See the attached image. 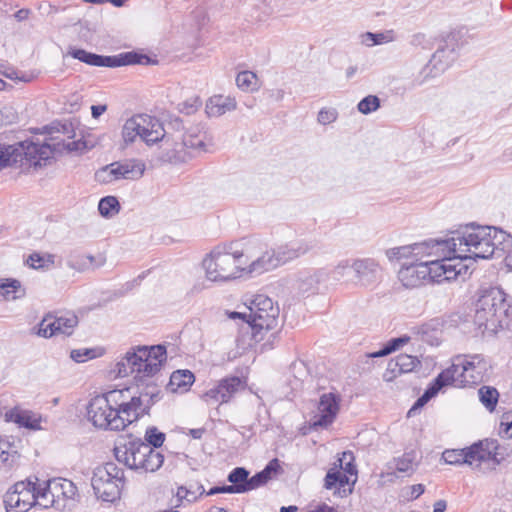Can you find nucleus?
<instances>
[{"label": "nucleus", "mask_w": 512, "mask_h": 512, "mask_svg": "<svg viewBox=\"0 0 512 512\" xmlns=\"http://www.w3.org/2000/svg\"><path fill=\"white\" fill-rule=\"evenodd\" d=\"M19 460L18 441L11 436H0V475L17 467Z\"/></svg>", "instance_id": "26"}, {"label": "nucleus", "mask_w": 512, "mask_h": 512, "mask_svg": "<svg viewBox=\"0 0 512 512\" xmlns=\"http://www.w3.org/2000/svg\"><path fill=\"white\" fill-rule=\"evenodd\" d=\"M500 430L502 433L512 438V410L502 415L500 421Z\"/></svg>", "instance_id": "55"}, {"label": "nucleus", "mask_w": 512, "mask_h": 512, "mask_svg": "<svg viewBox=\"0 0 512 512\" xmlns=\"http://www.w3.org/2000/svg\"><path fill=\"white\" fill-rule=\"evenodd\" d=\"M249 313L231 312L229 317L232 319L243 318L252 330V336L256 341L262 339L258 337L262 331H268L276 327L279 309L271 298L265 295H257L248 307Z\"/></svg>", "instance_id": "10"}, {"label": "nucleus", "mask_w": 512, "mask_h": 512, "mask_svg": "<svg viewBox=\"0 0 512 512\" xmlns=\"http://www.w3.org/2000/svg\"><path fill=\"white\" fill-rule=\"evenodd\" d=\"M142 142L147 146L158 143L164 136L165 130L162 122L154 116L142 114Z\"/></svg>", "instance_id": "30"}, {"label": "nucleus", "mask_w": 512, "mask_h": 512, "mask_svg": "<svg viewBox=\"0 0 512 512\" xmlns=\"http://www.w3.org/2000/svg\"><path fill=\"white\" fill-rule=\"evenodd\" d=\"M309 512H336L333 507L328 506L325 503L317 504L315 506H311Z\"/></svg>", "instance_id": "62"}, {"label": "nucleus", "mask_w": 512, "mask_h": 512, "mask_svg": "<svg viewBox=\"0 0 512 512\" xmlns=\"http://www.w3.org/2000/svg\"><path fill=\"white\" fill-rule=\"evenodd\" d=\"M124 484V471L115 463H105L93 471L91 485L94 494L104 502L113 503L120 499Z\"/></svg>", "instance_id": "11"}, {"label": "nucleus", "mask_w": 512, "mask_h": 512, "mask_svg": "<svg viewBox=\"0 0 512 512\" xmlns=\"http://www.w3.org/2000/svg\"><path fill=\"white\" fill-rule=\"evenodd\" d=\"M338 118V112L335 108L325 107L322 108L317 115V121L321 125H328L334 123Z\"/></svg>", "instance_id": "51"}, {"label": "nucleus", "mask_w": 512, "mask_h": 512, "mask_svg": "<svg viewBox=\"0 0 512 512\" xmlns=\"http://www.w3.org/2000/svg\"><path fill=\"white\" fill-rule=\"evenodd\" d=\"M67 55L83 63L97 67H121L126 65L147 64L150 59L144 54L125 52L115 56H102L83 49L70 47Z\"/></svg>", "instance_id": "14"}, {"label": "nucleus", "mask_w": 512, "mask_h": 512, "mask_svg": "<svg viewBox=\"0 0 512 512\" xmlns=\"http://www.w3.org/2000/svg\"><path fill=\"white\" fill-rule=\"evenodd\" d=\"M380 108V99L376 95H368L364 97L357 105L360 113L367 115L375 112Z\"/></svg>", "instance_id": "48"}, {"label": "nucleus", "mask_w": 512, "mask_h": 512, "mask_svg": "<svg viewBox=\"0 0 512 512\" xmlns=\"http://www.w3.org/2000/svg\"><path fill=\"white\" fill-rule=\"evenodd\" d=\"M452 257L466 264L467 260L489 259L512 246V237L494 226L469 224L449 237Z\"/></svg>", "instance_id": "2"}, {"label": "nucleus", "mask_w": 512, "mask_h": 512, "mask_svg": "<svg viewBox=\"0 0 512 512\" xmlns=\"http://www.w3.org/2000/svg\"><path fill=\"white\" fill-rule=\"evenodd\" d=\"M234 253L240 260V263L245 272L248 274L252 273H263L267 269L261 268L256 269L254 265L256 261L265 255L267 250L266 245L257 238H244L239 241L229 243Z\"/></svg>", "instance_id": "18"}, {"label": "nucleus", "mask_w": 512, "mask_h": 512, "mask_svg": "<svg viewBox=\"0 0 512 512\" xmlns=\"http://www.w3.org/2000/svg\"><path fill=\"white\" fill-rule=\"evenodd\" d=\"M167 361L164 345H136L121 354L109 371L113 378L132 377L137 389L152 402L159 399L160 390L156 378Z\"/></svg>", "instance_id": "1"}, {"label": "nucleus", "mask_w": 512, "mask_h": 512, "mask_svg": "<svg viewBox=\"0 0 512 512\" xmlns=\"http://www.w3.org/2000/svg\"><path fill=\"white\" fill-rule=\"evenodd\" d=\"M78 324L73 312L46 316L39 324L38 335L49 338L57 335H71Z\"/></svg>", "instance_id": "20"}, {"label": "nucleus", "mask_w": 512, "mask_h": 512, "mask_svg": "<svg viewBox=\"0 0 512 512\" xmlns=\"http://www.w3.org/2000/svg\"><path fill=\"white\" fill-rule=\"evenodd\" d=\"M424 491H425L424 485H422V484H415V485H411L409 487H406L403 490V496L407 500H415L419 496H421L424 493Z\"/></svg>", "instance_id": "54"}, {"label": "nucleus", "mask_w": 512, "mask_h": 512, "mask_svg": "<svg viewBox=\"0 0 512 512\" xmlns=\"http://www.w3.org/2000/svg\"><path fill=\"white\" fill-rule=\"evenodd\" d=\"M490 369L491 362L483 354L456 355L452 359L451 366L436 377L432 385L417 400L415 406L426 404L446 385L470 386L479 384L487 377Z\"/></svg>", "instance_id": "3"}, {"label": "nucleus", "mask_w": 512, "mask_h": 512, "mask_svg": "<svg viewBox=\"0 0 512 512\" xmlns=\"http://www.w3.org/2000/svg\"><path fill=\"white\" fill-rule=\"evenodd\" d=\"M496 445L495 442L481 441L464 449L465 460L464 464L478 465L482 462L494 461L496 459Z\"/></svg>", "instance_id": "28"}, {"label": "nucleus", "mask_w": 512, "mask_h": 512, "mask_svg": "<svg viewBox=\"0 0 512 512\" xmlns=\"http://www.w3.org/2000/svg\"><path fill=\"white\" fill-rule=\"evenodd\" d=\"M469 266L465 264L442 265L437 263L404 260L398 271V279L406 288H417L427 283H443L455 280L458 276L466 275Z\"/></svg>", "instance_id": "5"}, {"label": "nucleus", "mask_w": 512, "mask_h": 512, "mask_svg": "<svg viewBox=\"0 0 512 512\" xmlns=\"http://www.w3.org/2000/svg\"><path fill=\"white\" fill-rule=\"evenodd\" d=\"M39 10L42 14H54L58 12V9L50 3L43 2L39 5Z\"/></svg>", "instance_id": "61"}, {"label": "nucleus", "mask_w": 512, "mask_h": 512, "mask_svg": "<svg viewBox=\"0 0 512 512\" xmlns=\"http://www.w3.org/2000/svg\"><path fill=\"white\" fill-rule=\"evenodd\" d=\"M14 145L19 148V162L25 158L29 164L34 166H41L42 162L49 160L56 150L52 144L46 142L39 143L27 140Z\"/></svg>", "instance_id": "23"}, {"label": "nucleus", "mask_w": 512, "mask_h": 512, "mask_svg": "<svg viewBox=\"0 0 512 512\" xmlns=\"http://www.w3.org/2000/svg\"><path fill=\"white\" fill-rule=\"evenodd\" d=\"M318 282L319 278L316 272H302L299 273L297 278L294 280L293 288L297 290L299 294H305L313 292L316 289Z\"/></svg>", "instance_id": "38"}, {"label": "nucleus", "mask_w": 512, "mask_h": 512, "mask_svg": "<svg viewBox=\"0 0 512 512\" xmlns=\"http://www.w3.org/2000/svg\"><path fill=\"white\" fill-rule=\"evenodd\" d=\"M195 381L194 374L189 370H177L170 376L169 388L172 391H186Z\"/></svg>", "instance_id": "39"}, {"label": "nucleus", "mask_w": 512, "mask_h": 512, "mask_svg": "<svg viewBox=\"0 0 512 512\" xmlns=\"http://www.w3.org/2000/svg\"><path fill=\"white\" fill-rule=\"evenodd\" d=\"M205 278L213 283H226L247 275L230 244L218 245L202 260Z\"/></svg>", "instance_id": "7"}, {"label": "nucleus", "mask_w": 512, "mask_h": 512, "mask_svg": "<svg viewBox=\"0 0 512 512\" xmlns=\"http://www.w3.org/2000/svg\"><path fill=\"white\" fill-rule=\"evenodd\" d=\"M395 35L392 30L381 32V33H374V43L376 45L386 44L394 41Z\"/></svg>", "instance_id": "57"}, {"label": "nucleus", "mask_w": 512, "mask_h": 512, "mask_svg": "<svg viewBox=\"0 0 512 512\" xmlns=\"http://www.w3.org/2000/svg\"><path fill=\"white\" fill-rule=\"evenodd\" d=\"M117 400L113 390L90 399L86 407L87 419L100 429L116 431L114 415Z\"/></svg>", "instance_id": "16"}, {"label": "nucleus", "mask_w": 512, "mask_h": 512, "mask_svg": "<svg viewBox=\"0 0 512 512\" xmlns=\"http://www.w3.org/2000/svg\"><path fill=\"white\" fill-rule=\"evenodd\" d=\"M478 394L481 403L488 411L492 412L498 403L499 393L497 389L490 386H483L479 389Z\"/></svg>", "instance_id": "43"}, {"label": "nucleus", "mask_w": 512, "mask_h": 512, "mask_svg": "<svg viewBox=\"0 0 512 512\" xmlns=\"http://www.w3.org/2000/svg\"><path fill=\"white\" fill-rule=\"evenodd\" d=\"M162 157L169 162H184L190 155L183 136L166 135L159 141Z\"/></svg>", "instance_id": "27"}, {"label": "nucleus", "mask_w": 512, "mask_h": 512, "mask_svg": "<svg viewBox=\"0 0 512 512\" xmlns=\"http://www.w3.org/2000/svg\"><path fill=\"white\" fill-rule=\"evenodd\" d=\"M182 136L190 154L192 152H207L214 146L212 133L202 124L191 125Z\"/></svg>", "instance_id": "24"}, {"label": "nucleus", "mask_w": 512, "mask_h": 512, "mask_svg": "<svg viewBox=\"0 0 512 512\" xmlns=\"http://www.w3.org/2000/svg\"><path fill=\"white\" fill-rule=\"evenodd\" d=\"M359 41L362 45L366 47H373L375 46L374 43V33L372 32H365L359 35Z\"/></svg>", "instance_id": "60"}, {"label": "nucleus", "mask_w": 512, "mask_h": 512, "mask_svg": "<svg viewBox=\"0 0 512 512\" xmlns=\"http://www.w3.org/2000/svg\"><path fill=\"white\" fill-rule=\"evenodd\" d=\"M81 257L82 255L71 257L68 261V266L80 272L88 270V262L85 260H80Z\"/></svg>", "instance_id": "58"}, {"label": "nucleus", "mask_w": 512, "mask_h": 512, "mask_svg": "<svg viewBox=\"0 0 512 512\" xmlns=\"http://www.w3.org/2000/svg\"><path fill=\"white\" fill-rule=\"evenodd\" d=\"M249 472L242 467L233 469L228 475V481L233 483L232 486H240L248 482Z\"/></svg>", "instance_id": "52"}, {"label": "nucleus", "mask_w": 512, "mask_h": 512, "mask_svg": "<svg viewBox=\"0 0 512 512\" xmlns=\"http://www.w3.org/2000/svg\"><path fill=\"white\" fill-rule=\"evenodd\" d=\"M447 509V502L445 500H438L433 505V512H444Z\"/></svg>", "instance_id": "64"}, {"label": "nucleus", "mask_w": 512, "mask_h": 512, "mask_svg": "<svg viewBox=\"0 0 512 512\" xmlns=\"http://www.w3.org/2000/svg\"><path fill=\"white\" fill-rule=\"evenodd\" d=\"M106 110H107L106 105H93L91 107V114H92L93 118L96 119L99 116H101Z\"/></svg>", "instance_id": "63"}, {"label": "nucleus", "mask_w": 512, "mask_h": 512, "mask_svg": "<svg viewBox=\"0 0 512 512\" xmlns=\"http://www.w3.org/2000/svg\"><path fill=\"white\" fill-rule=\"evenodd\" d=\"M0 295L6 301H13L22 298L25 290L17 279L0 278Z\"/></svg>", "instance_id": "35"}, {"label": "nucleus", "mask_w": 512, "mask_h": 512, "mask_svg": "<svg viewBox=\"0 0 512 512\" xmlns=\"http://www.w3.org/2000/svg\"><path fill=\"white\" fill-rule=\"evenodd\" d=\"M80 260H85L88 262L89 269H95L102 267L106 263V257L103 254H98L96 256L93 255H82Z\"/></svg>", "instance_id": "56"}, {"label": "nucleus", "mask_w": 512, "mask_h": 512, "mask_svg": "<svg viewBox=\"0 0 512 512\" xmlns=\"http://www.w3.org/2000/svg\"><path fill=\"white\" fill-rule=\"evenodd\" d=\"M217 493H238V488L237 486L213 487L207 492V495H214Z\"/></svg>", "instance_id": "59"}, {"label": "nucleus", "mask_w": 512, "mask_h": 512, "mask_svg": "<svg viewBox=\"0 0 512 512\" xmlns=\"http://www.w3.org/2000/svg\"><path fill=\"white\" fill-rule=\"evenodd\" d=\"M354 282L360 286H370L381 276V267L370 258L353 260Z\"/></svg>", "instance_id": "25"}, {"label": "nucleus", "mask_w": 512, "mask_h": 512, "mask_svg": "<svg viewBox=\"0 0 512 512\" xmlns=\"http://www.w3.org/2000/svg\"><path fill=\"white\" fill-rule=\"evenodd\" d=\"M237 87L244 92H254L260 88L257 75L252 71H242L236 76Z\"/></svg>", "instance_id": "40"}, {"label": "nucleus", "mask_w": 512, "mask_h": 512, "mask_svg": "<svg viewBox=\"0 0 512 512\" xmlns=\"http://www.w3.org/2000/svg\"><path fill=\"white\" fill-rule=\"evenodd\" d=\"M77 488L74 483L64 478H54L40 483L39 506L53 507L63 511L71 509Z\"/></svg>", "instance_id": "13"}, {"label": "nucleus", "mask_w": 512, "mask_h": 512, "mask_svg": "<svg viewBox=\"0 0 512 512\" xmlns=\"http://www.w3.org/2000/svg\"><path fill=\"white\" fill-rule=\"evenodd\" d=\"M118 462L139 472H155L164 462V456L140 440L130 441L114 449Z\"/></svg>", "instance_id": "8"}, {"label": "nucleus", "mask_w": 512, "mask_h": 512, "mask_svg": "<svg viewBox=\"0 0 512 512\" xmlns=\"http://www.w3.org/2000/svg\"><path fill=\"white\" fill-rule=\"evenodd\" d=\"M145 164L139 160L114 162L95 173L98 182L108 184L120 179L137 180L145 172Z\"/></svg>", "instance_id": "19"}, {"label": "nucleus", "mask_w": 512, "mask_h": 512, "mask_svg": "<svg viewBox=\"0 0 512 512\" xmlns=\"http://www.w3.org/2000/svg\"><path fill=\"white\" fill-rule=\"evenodd\" d=\"M40 483L30 479L16 482L5 494L7 512H27L34 505L39 506Z\"/></svg>", "instance_id": "15"}, {"label": "nucleus", "mask_w": 512, "mask_h": 512, "mask_svg": "<svg viewBox=\"0 0 512 512\" xmlns=\"http://www.w3.org/2000/svg\"><path fill=\"white\" fill-rule=\"evenodd\" d=\"M409 340H410V338L408 336L391 339L381 350L368 354V357L377 358V357L386 356V355L396 351L397 349H399L406 343H408Z\"/></svg>", "instance_id": "45"}, {"label": "nucleus", "mask_w": 512, "mask_h": 512, "mask_svg": "<svg viewBox=\"0 0 512 512\" xmlns=\"http://www.w3.org/2000/svg\"><path fill=\"white\" fill-rule=\"evenodd\" d=\"M243 385L244 383L239 377H227L220 380L216 386L207 390L201 398L210 405L228 403Z\"/></svg>", "instance_id": "22"}, {"label": "nucleus", "mask_w": 512, "mask_h": 512, "mask_svg": "<svg viewBox=\"0 0 512 512\" xmlns=\"http://www.w3.org/2000/svg\"><path fill=\"white\" fill-rule=\"evenodd\" d=\"M279 468L278 460L274 459L259 473L255 474L251 478H248V482L237 486L238 493H245L254 490L267 483L273 473H276Z\"/></svg>", "instance_id": "34"}, {"label": "nucleus", "mask_w": 512, "mask_h": 512, "mask_svg": "<svg viewBox=\"0 0 512 512\" xmlns=\"http://www.w3.org/2000/svg\"><path fill=\"white\" fill-rule=\"evenodd\" d=\"M442 459L445 463L450 465L464 464L465 454L464 449H451L446 450L442 454Z\"/></svg>", "instance_id": "49"}, {"label": "nucleus", "mask_w": 512, "mask_h": 512, "mask_svg": "<svg viewBox=\"0 0 512 512\" xmlns=\"http://www.w3.org/2000/svg\"><path fill=\"white\" fill-rule=\"evenodd\" d=\"M203 493V486H198L196 490H193L191 487L180 486L177 488L176 498L179 503H182L184 500L192 503L198 499V495Z\"/></svg>", "instance_id": "47"}, {"label": "nucleus", "mask_w": 512, "mask_h": 512, "mask_svg": "<svg viewBox=\"0 0 512 512\" xmlns=\"http://www.w3.org/2000/svg\"><path fill=\"white\" fill-rule=\"evenodd\" d=\"M237 102L234 97L214 95L206 102V113L209 117H219L227 112L235 110Z\"/></svg>", "instance_id": "32"}, {"label": "nucleus", "mask_w": 512, "mask_h": 512, "mask_svg": "<svg viewBox=\"0 0 512 512\" xmlns=\"http://www.w3.org/2000/svg\"><path fill=\"white\" fill-rule=\"evenodd\" d=\"M95 357H97L95 349L81 348L71 351V358L78 363H83Z\"/></svg>", "instance_id": "53"}, {"label": "nucleus", "mask_w": 512, "mask_h": 512, "mask_svg": "<svg viewBox=\"0 0 512 512\" xmlns=\"http://www.w3.org/2000/svg\"><path fill=\"white\" fill-rule=\"evenodd\" d=\"M143 126L142 114H136L128 118L121 130L123 146L127 147L134 144L137 140H142Z\"/></svg>", "instance_id": "33"}, {"label": "nucleus", "mask_w": 512, "mask_h": 512, "mask_svg": "<svg viewBox=\"0 0 512 512\" xmlns=\"http://www.w3.org/2000/svg\"><path fill=\"white\" fill-rule=\"evenodd\" d=\"M120 209V204L116 197L106 196L99 201L98 210L99 213L106 218L115 216Z\"/></svg>", "instance_id": "44"}, {"label": "nucleus", "mask_w": 512, "mask_h": 512, "mask_svg": "<svg viewBox=\"0 0 512 512\" xmlns=\"http://www.w3.org/2000/svg\"><path fill=\"white\" fill-rule=\"evenodd\" d=\"M139 394H132L130 388L113 390L117 403L114 424L116 431H122L130 424L138 421L143 415L148 414L152 402L149 396L143 394V388L138 389Z\"/></svg>", "instance_id": "9"}, {"label": "nucleus", "mask_w": 512, "mask_h": 512, "mask_svg": "<svg viewBox=\"0 0 512 512\" xmlns=\"http://www.w3.org/2000/svg\"><path fill=\"white\" fill-rule=\"evenodd\" d=\"M512 317V305L507 301L506 293L498 287L482 291L475 303L474 323L483 332L496 333L508 326Z\"/></svg>", "instance_id": "4"}, {"label": "nucleus", "mask_w": 512, "mask_h": 512, "mask_svg": "<svg viewBox=\"0 0 512 512\" xmlns=\"http://www.w3.org/2000/svg\"><path fill=\"white\" fill-rule=\"evenodd\" d=\"M417 466V454L414 451L406 452L398 458H394L387 464L388 470L395 469L399 473L411 474Z\"/></svg>", "instance_id": "36"}, {"label": "nucleus", "mask_w": 512, "mask_h": 512, "mask_svg": "<svg viewBox=\"0 0 512 512\" xmlns=\"http://www.w3.org/2000/svg\"><path fill=\"white\" fill-rule=\"evenodd\" d=\"M4 418L7 422H14L20 427L31 430H40L42 428V416L40 414L19 407L7 410Z\"/></svg>", "instance_id": "29"}, {"label": "nucleus", "mask_w": 512, "mask_h": 512, "mask_svg": "<svg viewBox=\"0 0 512 512\" xmlns=\"http://www.w3.org/2000/svg\"><path fill=\"white\" fill-rule=\"evenodd\" d=\"M146 444L158 448L162 446L165 440V434L160 432L156 427H149L145 433Z\"/></svg>", "instance_id": "50"}, {"label": "nucleus", "mask_w": 512, "mask_h": 512, "mask_svg": "<svg viewBox=\"0 0 512 512\" xmlns=\"http://www.w3.org/2000/svg\"><path fill=\"white\" fill-rule=\"evenodd\" d=\"M444 53V50H437L433 54L430 61L421 69L414 79L418 85H422L444 72L447 67L445 64L441 63V58L444 56Z\"/></svg>", "instance_id": "31"}, {"label": "nucleus", "mask_w": 512, "mask_h": 512, "mask_svg": "<svg viewBox=\"0 0 512 512\" xmlns=\"http://www.w3.org/2000/svg\"><path fill=\"white\" fill-rule=\"evenodd\" d=\"M419 363L418 358L415 356L400 354L395 359L389 361L388 370L393 373L396 371L399 373H408L414 370Z\"/></svg>", "instance_id": "37"}, {"label": "nucleus", "mask_w": 512, "mask_h": 512, "mask_svg": "<svg viewBox=\"0 0 512 512\" xmlns=\"http://www.w3.org/2000/svg\"><path fill=\"white\" fill-rule=\"evenodd\" d=\"M26 263L33 269H44L54 264V256L51 254L32 253L27 258Z\"/></svg>", "instance_id": "46"}, {"label": "nucleus", "mask_w": 512, "mask_h": 512, "mask_svg": "<svg viewBox=\"0 0 512 512\" xmlns=\"http://www.w3.org/2000/svg\"><path fill=\"white\" fill-rule=\"evenodd\" d=\"M351 273H353V261L348 259L339 261L331 271L334 280L344 283L354 281V278L350 277Z\"/></svg>", "instance_id": "42"}, {"label": "nucleus", "mask_w": 512, "mask_h": 512, "mask_svg": "<svg viewBox=\"0 0 512 512\" xmlns=\"http://www.w3.org/2000/svg\"><path fill=\"white\" fill-rule=\"evenodd\" d=\"M358 479L355 457L351 451H345L330 468L324 478V488L334 490L339 496H347L353 491Z\"/></svg>", "instance_id": "12"}, {"label": "nucleus", "mask_w": 512, "mask_h": 512, "mask_svg": "<svg viewBox=\"0 0 512 512\" xmlns=\"http://www.w3.org/2000/svg\"><path fill=\"white\" fill-rule=\"evenodd\" d=\"M341 397L334 392L324 393L320 396L317 410L312 417L311 426L326 428L330 426L340 410Z\"/></svg>", "instance_id": "21"}, {"label": "nucleus", "mask_w": 512, "mask_h": 512, "mask_svg": "<svg viewBox=\"0 0 512 512\" xmlns=\"http://www.w3.org/2000/svg\"><path fill=\"white\" fill-rule=\"evenodd\" d=\"M19 148L0 142V170L19 162Z\"/></svg>", "instance_id": "41"}, {"label": "nucleus", "mask_w": 512, "mask_h": 512, "mask_svg": "<svg viewBox=\"0 0 512 512\" xmlns=\"http://www.w3.org/2000/svg\"><path fill=\"white\" fill-rule=\"evenodd\" d=\"M309 249V245L302 240L291 241L276 248L267 249L265 255L254 265L256 269L264 268L269 271L306 254Z\"/></svg>", "instance_id": "17"}, {"label": "nucleus", "mask_w": 512, "mask_h": 512, "mask_svg": "<svg viewBox=\"0 0 512 512\" xmlns=\"http://www.w3.org/2000/svg\"><path fill=\"white\" fill-rule=\"evenodd\" d=\"M386 256L390 261L431 262L433 264L437 263L439 266L462 264L452 257L449 237L444 239H428L409 245L393 247L386 251Z\"/></svg>", "instance_id": "6"}]
</instances>
